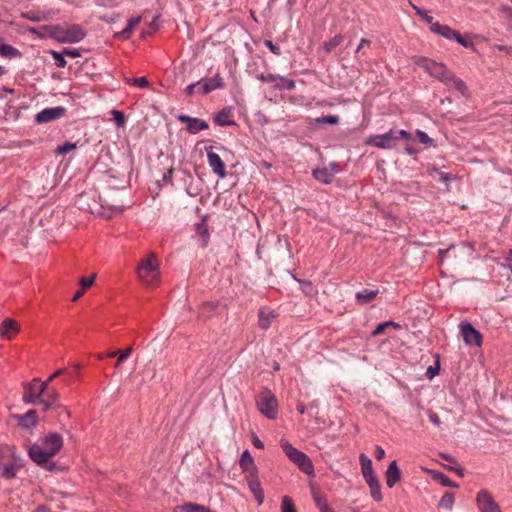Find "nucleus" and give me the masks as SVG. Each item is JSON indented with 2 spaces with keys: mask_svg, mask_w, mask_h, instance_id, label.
<instances>
[{
  "mask_svg": "<svg viewBox=\"0 0 512 512\" xmlns=\"http://www.w3.org/2000/svg\"><path fill=\"white\" fill-rule=\"evenodd\" d=\"M20 51L13 46L2 43L0 44V56L5 58H15L17 56H20Z\"/></svg>",
  "mask_w": 512,
  "mask_h": 512,
  "instance_id": "obj_30",
  "label": "nucleus"
},
{
  "mask_svg": "<svg viewBox=\"0 0 512 512\" xmlns=\"http://www.w3.org/2000/svg\"><path fill=\"white\" fill-rule=\"evenodd\" d=\"M281 512H297L293 500L289 496L282 497Z\"/></svg>",
  "mask_w": 512,
  "mask_h": 512,
  "instance_id": "obj_40",
  "label": "nucleus"
},
{
  "mask_svg": "<svg viewBox=\"0 0 512 512\" xmlns=\"http://www.w3.org/2000/svg\"><path fill=\"white\" fill-rule=\"evenodd\" d=\"M342 41H343V36L340 34L336 35L332 39H330L329 41L324 43V46H323L324 50L327 53H330L335 47L340 45L342 43Z\"/></svg>",
  "mask_w": 512,
  "mask_h": 512,
  "instance_id": "obj_39",
  "label": "nucleus"
},
{
  "mask_svg": "<svg viewBox=\"0 0 512 512\" xmlns=\"http://www.w3.org/2000/svg\"><path fill=\"white\" fill-rule=\"evenodd\" d=\"M428 417H429V420L431 421V423H433L435 426L440 425V423H441L440 418L435 412L429 411Z\"/></svg>",
  "mask_w": 512,
  "mask_h": 512,
  "instance_id": "obj_63",
  "label": "nucleus"
},
{
  "mask_svg": "<svg viewBox=\"0 0 512 512\" xmlns=\"http://www.w3.org/2000/svg\"><path fill=\"white\" fill-rule=\"evenodd\" d=\"M370 488V494H371V497L377 501V502H380L382 501L383 499V495L381 493V485H380V482L377 483V484H374L372 486H369Z\"/></svg>",
  "mask_w": 512,
  "mask_h": 512,
  "instance_id": "obj_46",
  "label": "nucleus"
},
{
  "mask_svg": "<svg viewBox=\"0 0 512 512\" xmlns=\"http://www.w3.org/2000/svg\"><path fill=\"white\" fill-rule=\"evenodd\" d=\"M312 174L316 180L324 184H330L333 181V173L327 167L316 168Z\"/></svg>",
  "mask_w": 512,
  "mask_h": 512,
  "instance_id": "obj_24",
  "label": "nucleus"
},
{
  "mask_svg": "<svg viewBox=\"0 0 512 512\" xmlns=\"http://www.w3.org/2000/svg\"><path fill=\"white\" fill-rule=\"evenodd\" d=\"M448 470L455 472L459 477H464L465 469L459 465L445 466Z\"/></svg>",
  "mask_w": 512,
  "mask_h": 512,
  "instance_id": "obj_60",
  "label": "nucleus"
},
{
  "mask_svg": "<svg viewBox=\"0 0 512 512\" xmlns=\"http://www.w3.org/2000/svg\"><path fill=\"white\" fill-rule=\"evenodd\" d=\"M239 465L242 470H248L249 467L256 465L249 450L246 449L245 451H243L240 457Z\"/></svg>",
  "mask_w": 512,
  "mask_h": 512,
  "instance_id": "obj_32",
  "label": "nucleus"
},
{
  "mask_svg": "<svg viewBox=\"0 0 512 512\" xmlns=\"http://www.w3.org/2000/svg\"><path fill=\"white\" fill-rule=\"evenodd\" d=\"M19 466L14 462H9L0 468L1 476L5 479H12L16 476Z\"/></svg>",
  "mask_w": 512,
  "mask_h": 512,
  "instance_id": "obj_29",
  "label": "nucleus"
},
{
  "mask_svg": "<svg viewBox=\"0 0 512 512\" xmlns=\"http://www.w3.org/2000/svg\"><path fill=\"white\" fill-rule=\"evenodd\" d=\"M18 332V325L12 319L6 318L0 324V336L10 339Z\"/></svg>",
  "mask_w": 512,
  "mask_h": 512,
  "instance_id": "obj_17",
  "label": "nucleus"
},
{
  "mask_svg": "<svg viewBox=\"0 0 512 512\" xmlns=\"http://www.w3.org/2000/svg\"><path fill=\"white\" fill-rule=\"evenodd\" d=\"M22 17L33 22H40L47 19L46 15L39 11H27L22 14Z\"/></svg>",
  "mask_w": 512,
  "mask_h": 512,
  "instance_id": "obj_37",
  "label": "nucleus"
},
{
  "mask_svg": "<svg viewBox=\"0 0 512 512\" xmlns=\"http://www.w3.org/2000/svg\"><path fill=\"white\" fill-rule=\"evenodd\" d=\"M476 504L480 512H501L499 504L486 489H482L477 493Z\"/></svg>",
  "mask_w": 512,
  "mask_h": 512,
  "instance_id": "obj_8",
  "label": "nucleus"
},
{
  "mask_svg": "<svg viewBox=\"0 0 512 512\" xmlns=\"http://www.w3.org/2000/svg\"><path fill=\"white\" fill-rule=\"evenodd\" d=\"M275 317L276 315L274 311L266 308H261L258 312L259 327L263 330H267L271 326V323Z\"/></svg>",
  "mask_w": 512,
  "mask_h": 512,
  "instance_id": "obj_19",
  "label": "nucleus"
},
{
  "mask_svg": "<svg viewBox=\"0 0 512 512\" xmlns=\"http://www.w3.org/2000/svg\"><path fill=\"white\" fill-rule=\"evenodd\" d=\"M371 42L367 39H361L359 45L357 46L355 53H360L365 47H370Z\"/></svg>",
  "mask_w": 512,
  "mask_h": 512,
  "instance_id": "obj_64",
  "label": "nucleus"
},
{
  "mask_svg": "<svg viewBox=\"0 0 512 512\" xmlns=\"http://www.w3.org/2000/svg\"><path fill=\"white\" fill-rule=\"evenodd\" d=\"M208 164L212 171L221 179L226 177L225 163L221 157L213 152L212 148H206Z\"/></svg>",
  "mask_w": 512,
  "mask_h": 512,
  "instance_id": "obj_12",
  "label": "nucleus"
},
{
  "mask_svg": "<svg viewBox=\"0 0 512 512\" xmlns=\"http://www.w3.org/2000/svg\"><path fill=\"white\" fill-rule=\"evenodd\" d=\"M45 35L59 43H78L86 37V30L79 24L44 26Z\"/></svg>",
  "mask_w": 512,
  "mask_h": 512,
  "instance_id": "obj_1",
  "label": "nucleus"
},
{
  "mask_svg": "<svg viewBox=\"0 0 512 512\" xmlns=\"http://www.w3.org/2000/svg\"><path fill=\"white\" fill-rule=\"evenodd\" d=\"M416 136H417L418 140L422 144H424V145H426L428 147H435L436 146L435 141L431 137H429L426 132H424V131H422L420 129H417L416 130Z\"/></svg>",
  "mask_w": 512,
  "mask_h": 512,
  "instance_id": "obj_38",
  "label": "nucleus"
},
{
  "mask_svg": "<svg viewBox=\"0 0 512 512\" xmlns=\"http://www.w3.org/2000/svg\"><path fill=\"white\" fill-rule=\"evenodd\" d=\"M281 448L288 459L293 462L300 471L308 476H314V465L307 454L298 450L287 441L281 442Z\"/></svg>",
  "mask_w": 512,
  "mask_h": 512,
  "instance_id": "obj_2",
  "label": "nucleus"
},
{
  "mask_svg": "<svg viewBox=\"0 0 512 512\" xmlns=\"http://www.w3.org/2000/svg\"><path fill=\"white\" fill-rule=\"evenodd\" d=\"M378 294V289L364 288L355 294V298L359 303L367 304L371 302Z\"/></svg>",
  "mask_w": 512,
  "mask_h": 512,
  "instance_id": "obj_22",
  "label": "nucleus"
},
{
  "mask_svg": "<svg viewBox=\"0 0 512 512\" xmlns=\"http://www.w3.org/2000/svg\"><path fill=\"white\" fill-rule=\"evenodd\" d=\"M201 84L199 86V91L203 95H207L210 92L216 89H223L225 87V83L219 74H216L214 77H211L207 80H200Z\"/></svg>",
  "mask_w": 512,
  "mask_h": 512,
  "instance_id": "obj_14",
  "label": "nucleus"
},
{
  "mask_svg": "<svg viewBox=\"0 0 512 512\" xmlns=\"http://www.w3.org/2000/svg\"><path fill=\"white\" fill-rule=\"evenodd\" d=\"M386 477V485L389 488H392L395 486L397 482L400 481L401 478V471L397 466V462L393 460L389 465L385 473Z\"/></svg>",
  "mask_w": 512,
  "mask_h": 512,
  "instance_id": "obj_15",
  "label": "nucleus"
},
{
  "mask_svg": "<svg viewBox=\"0 0 512 512\" xmlns=\"http://www.w3.org/2000/svg\"><path fill=\"white\" fill-rule=\"evenodd\" d=\"M201 84V81H198V82H195V83H191L189 84L186 88H185V93L187 96H192L194 91H195V88L200 86Z\"/></svg>",
  "mask_w": 512,
  "mask_h": 512,
  "instance_id": "obj_61",
  "label": "nucleus"
},
{
  "mask_svg": "<svg viewBox=\"0 0 512 512\" xmlns=\"http://www.w3.org/2000/svg\"><path fill=\"white\" fill-rule=\"evenodd\" d=\"M196 235L199 237L201 247L205 248L210 238L208 226H197Z\"/></svg>",
  "mask_w": 512,
  "mask_h": 512,
  "instance_id": "obj_33",
  "label": "nucleus"
},
{
  "mask_svg": "<svg viewBox=\"0 0 512 512\" xmlns=\"http://www.w3.org/2000/svg\"><path fill=\"white\" fill-rule=\"evenodd\" d=\"M155 257L150 253L148 258L141 259L136 269L137 276L145 285L154 286L159 282V268L158 265L152 262Z\"/></svg>",
  "mask_w": 512,
  "mask_h": 512,
  "instance_id": "obj_3",
  "label": "nucleus"
},
{
  "mask_svg": "<svg viewBox=\"0 0 512 512\" xmlns=\"http://www.w3.org/2000/svg\"><path fill=\"white\" fill-rule=\"evenodd\" d=\"M245 473V478L247 480V484L254 481H259L258 475L259 471L257 466L249 467L248 470H242Z\"/></svg>",
  "mask_w": 512,
  "mask_h": 512,
  "instance_id": "obj_42",
  "label": "nucleus"
},
{
  "mask_svg": "<svg viewBox=\"0 0 512 512\" xmlns=\"http://www.w3.org/2000/svg\"><path fill=\"white\" fill-rule=\"evenodd\" d=\"M312 497H313L314 503H315L316 507L319 509V511L327 512L329 507H328L326 498L316 491H314L312 493Z\"/></svg>",
  "mask_w": 512,
  "mask_h": 512,
  "instance_id": "obj_34",
  "label": "nucleus"
},
{
  "mask_svg": "<svg viewBox=\"0 0 512 512\" xmlns=\"http://www.w3.org/2000/svg\"><path fill=\"white\" fill-rule=\"evenodd\" d=\"M218 308V302L207 301L200 307V313L203 317H211Z\"/></svg>",
  "mask_w": 512,
  "mask_h": 512,
  "instance_id": "obj_31",
  "label": "nucleus"
},
{
  "mask_svg": "<svg viewBox=\"0 0 512 512\" xmlns=\"http://www.w3.org/2000/svg\"><path fill=\"white\" fill-rule=\"evenodd\" d=\"M177 118L181 123L188 124L186 129L191 134H197L198 132L209 128L208 123L200 118L190 117L185 114H180Z\"/></svg>",
  "mask_w": 512,
  "mask_h": 512,
  "instance_id": "obj_13",
  "label": "nucleus"
},
{
  "mask_svg": "<svg viewBox=\"0 0 512 512\" xmlns=\"http://www.w3.org/2000/svg\"><path fill=\"white\" fill-rule=\"evenodd\" d=\"M388 324L389 323H384V322L378 324L376 326V328L373 330V332L371 333L372 336L375 337V336L382 334L385 331V329L388 327Z\"/></svg>",
  "mask_w": 512,
  "mask_h": 512,
  "instance_id": "obj_59",
  "label": "nucleus"
},
{
  "mask_svg": "<svg viewBox=\"0 0 512 512\" xmlns=\"http://www.w3.org/2000/svg\"><path fill=\"white\" fill-rule=\"evenodd\" d=\"M112 115L114 118V121L118 127H122L125 124V116L123 112L119 110H113Z\"/></svg>",
  "mask_w": 512,
  "mask_h": 512,
  "instance_id": "obj_51",
  "label": "nucleus"
},
{
  "mask_svg": "<svg viewBox=\"0 0 512 512\" xmlns=\"http://www.w3.org/2000/svg\"><path fill=\"white\" fill-rule=\"evenodd\" d=\"M455 502V496L451 492H446L439 501V506L451 510Z\"/></svg>",
  "mask_w": 512,
  "mask_h": 512,
  "instance_id": "obj_35",
  "label": "nucleus"
},
{
  "mask_svg": "<svg viewBox=\"0 0 512 512\" xmlns=\"http://www.w3.org/2000/svg\"><path fill=\"white\" fill-rule=\"evenodd\" d=\"M124 81L127 84L134 85L140 88H146L149 86V81L146 77L139 78H125Z\"/></svg>",
  "mask_w": 512,
  "mask_h": 512,
  "instance_id": "obj_43",
  "label": "nucleus"
},
{
  "mask_svg": "<svg viewBox=\"0 0 512 512\" xmlns=\"http://www.w3.org/2000/svg\"><path fill=\"white\" fill-rule=\"evenodd\" d=\"M445 85L452 86L455 90L459 91L462 95H465L468 90L466 84L460 78L456 77L453 73H451V75L447 79V82H445Z\"/></svg>",
  "mask_w": 512,
  "mask_h": 512,
  "instance_id": "obj_27",
  "label": "nucleus"
},
{
  "mask_svg": "<svg viewBox=\"0 0 512 512\" xmlns=\"http://www.w3.org/2000/svg\"><path fill=\"white\" fill-rule=\"evenodd\" d=\"M396 141V133L390 130L384 134L375 135L370 137L368 144L381 149H391L394 147Z\"/></svg>",
  "mask_w": 512,
  "mask_h": 512,
  "instance_id": "obj_10",
  "label": "nucleus"
},
{
  "mask_svg": "<svg viewBox=\"0 0 512 512\" xmlns=\"http://www.w3.org/2000/svg\"><path fill=\"white\" fill-rule=\"evenodd\" d=\"M412 8L415 10L416 14L420 16L426 23L430 24L432 26V23H435L433 21V17L429 16L423 9L419 8L418 6H415L410 2Z\"/></svg>",
  "mask_w": 512,
  "mask_h": 512,
  "instance_id": "obj_48",
  "label": "nucleus"
},
{
  "mask_svg": "<svg viewBox=\"0 0 512 512\" xmlns=\"http://www.w3.org/2000/svg\"><path fill=\"white\" fill-rule=\"evenodd\" d=\"M360 463L363 475L373 472L372 461L364 454L360 455Z\"/></svg>",
  "mask_w": 512,
  "mask_h": 512,
  "instance_id": "obj_41",
  "label": "nucleus"
},
{
  "mask_svg": "<svg viewBox=\"0 0 512 512\" xmlns=\"http://www.w3.org/2000/svg\"><path fill=\"white\" fill-rule=\"evenodd\" d=\"M257 407L261 414L268 419L273 420L278 416L277 398L268 388H265L260 394L259 399L257 400Z\"/></svg>",
  "mask_w": 512,
  "mask_h": 512,
  "instance_id": "obj_4",
  "label": "nucleus"
},
{
  "mask_svg": "<svg viewBox=\"0 0 512 512\" xmlns=\"http://www.w3.org/2000/svg\"><path fill=\"white\" fill-rule=\"evenodd\" d=\"M51 55L53 57V59L55 60V65L59 68H64L67 64L64 56L65 54L62 52H57V51H51Z\"/></svg>",
  "mask_w": 512,
  "mask_h": 512,
  "instance_id": "obj_45",
  "label": "nucleus"
},
{
  "mask_svg": "<svg viewBox=\"0 0 512 512\" xmlns=\"http://www.w3.org/2000/svg\"><path fill=\"white\" fill-rule=\"evenodd\" d=\"M29 457L40 467L46 469L47 471H53L56 467L54 462H51L50 459L53 457L47 452L43 446L38 443H35L29 447L28 450Z\"/></svg>",
  "mask_w": 512,
  "mask_h": 512,
  "instance_id": "obj_5",
  "label": "nucleus"
},
{
  "mask_svg": "<svg viewBox=\"0 0 512 512\" xmlns=\"http://www.w3.org/2000/svg\"><path fill=\"white\" fill-rule=\"evenodd\" d=\"M95 278H96V275H92L89 278H82L80 280V285L82 286V289L85 290L87 288H90L93 285Z\"/></svg>",
  "mask_w": 512,
  "mask_h": 512,
  "instance_id": "obj_55",
  "label": "nucleus"
},
{
  "mask_svg": "<svg viewBox=\"0 0 512 512\" xmlns=\"http://www.w3.org/2000/svg\"><path fill=\"white\" fill-rule=\"evenodd\" d=\"M430 30L433 33L438 34L448 40H453L457 32L450 26L441 24L439 22L432 23V26H430Z\"/></svg>",
  "mask_w": 512,
  "mask_h": 512,
  "instance_id": "obj_16",
  "label": "nucleus"
},
{
  "mask_svg": "<svg viewBox=\"0 0 512 512\" xmlns=\"http://www.w3.org/2000/svg\"><path fill=\"white\" fill-rule=\"evenodd\" d=\"M140 21H141V17L140 16L131 17L128 20L126 28L124 30H122L121 32L117 33L116 36L118 38H121V39L129 38L131 33H132V31L134 30L136 25H138L140 23Z\"/></svg>",
  "mask_w": 512,
  "mask_h": 512,
  "instance_id": "obj_26",
  "label": "nucleus"
},
{
  "mask_svg": "<svg viewBox=\"0 0 512 512\" xmlns=\"http://www.w3.org/2000/svg\"><path fill=\"white\" fill-rule=\"evenodd\" d=\"M435 63V61L430 60L428 58H419L418 60H416V64L424 68L427 72H429V74L433 69L432 65H434Z\"/></svg>",
  "mask_w": 512,
  "mask_h": 512,
  "instance_id": "obj_49",
  "label": "nucleus"
},
{
  "mask_svg": "<svg viewBox=\"0 0 512 512\" xmlns=\"http://www.w3.org/2000/svg\"><path fill=\"white\" fill-rule=\"evenodd\" d=\"M264 45L275 55H280L281 50L278 46L274 45L271 40H265Z\"/></svg>",
  "mask_w": 512,
  "mask_h": 512,
  "instance_id": "obj_56",
  "label": "nucleus"
},
{
  "mask_svg": "<svg viewBox=\"0 0 512 512\" xmlns=\"http://www.w3.org/2000/svg\"><path fill=\"white\" fill-rule=\"evenodd\" d=\"M132 347H129L124 350H118L119 354L116 355L117 361L115 363V368H120L121 364L131 355L132 353Z\"/></svg>",
  "mask_w": 512,
  "mask_h": 512,
  "instance_id": "obj_44",
  "label": "nucleus"
},
{
  "mask_svg": "<svg viewBox=\"0 0 512 512\" xmlns=\"http://www.w3.org/2000/svg\"><path fill=\"white\" fill-rule=\"evenodd\" d=\"M63 53L65 54V56H68L71 58H77V57L81 56L79 49H76V48H65L63 50Z\"/></svg>",
  "mask_w": 512,
  "mask_h": 512,
  "instance_id": "obj_57",
  "label": "nucleus"
},
{
  "mask_svg": "<svg viewBox=\"0 0 512 512\" xmlns=\"http://www.w3.org/2000/svg\"><path fill=\"white\" fill-rule=\"evenodd\" d=\"M231 117V110L225 108L216 114L214 121L219 126H234L236 122Z\"/></svg>",
  "mask_w": 512,
  "mask_h": 512,
  "instance_id": "obj_21",
  "label": "nucleus"
},
{
  "mask_svg": "<svg viewBox=\"0 0 512 512\" xmlns=\"http://www.w3.org/2000/svg\"><path fill=\"white\" fill-rule=\"evenodd\" d=\"M394 133H396V140L400 139V138H403V139H411V134L409 132H407L406 130H394Z\"/></svg>",
  "mask_w": 512,
  "mask_h": 512,
  "instance_id": "obj_62",
  "label": "nucleus"
},
{
  "mask_svg": "<svg viewBox=\"0 0 512 512\" xmlns=\"http://www.w3.org/2000/svg\"><path fill=\"white\" fill-rule=\"evenodd\" d=\"M432 479L444 487L458 488L459 485L451 481L444 473L439 471H430Z\"/></svg>",
  "mask_w": 512,
  "mask_h": 512,
  "instance_id": "obj_25",
  "label": "nucleus"
},
{
  "mask_svg": "<svg viewBox=\"0 0 512 512\" xmlns=\"http://www.w3.org/2000/svg\"><path fill=\"white\" fill-rule=\"evenodd\" d=\"M65 113L66 109L62 106L45 108L36 115L35 121L38 124L48 123L61 118Z\"/></svg>",
  "mask_w": 512,
  "mask_h": 512,
  "instance_id": "obj_11",
  "label": "nucleus"
},
{
  "mask_svg": "<svg viewBox=\"0 0 512 512\" xmlns=\"http://www.w3.org/2000/svg\"><path fill=\"white\" fill-rule=\"evenodd\" d=\"M493 261L507 271L506 275L508 277L512 275V249L504 257L494 258Z\"/></svg>",
  "mask_w": 512,
  "mask_h": 512,
  "instance_id": "obj_23",
  "label": "nucleus"
},
{
  "mask_svg": "<svg viewBox=\"0 0 512 512\" xmlns=\"http://www.w3.org/2000/svg\"><path fill=\"white\" fill-rule=\"evenodd\" d=\"M248 487L251 493L253 494L255 500L257 501V504L261 505L264 502L265 495L261 487L260 481L250 482L248 484Z\"/></svg>",
  "mask_w": 512,
  "mask_h": 512,
  "instance_id": "obj_28",
  "label": "nucleus"
},
{
  "mask_svg": "<svg viewBox=\"0 0 512 512\" xmlns=\"http://www.w3.org/2000/svg\"><path fill=\"white\" fill-rule=\"evenodd\" d=\"M46 389L45 384L39 378H34L24 385L23 402L26 404L37 403Z\"/></svg>",
  "mask_w": 512,
  "mask_h": 512,
  "instance_id": "obj_6",
  "label": "nucleus"
},
{
  "mask_svg": "<svg viewBox=\"0 0 512 512\" xmlns=\"http://www.w3.org/2000/svg\"><path fill=\"white\" fill-rule=\"evenodd\" d=\"M76 148V143L72 142H65L62 145H59L56 149V152L58 154H65L68 153Z\"/></svg>",
  "mask_w": 512,
  "mask_h": 512,
  "instance_id": "obj_50",
  "label": "nucleus"
},
{
  "mask_svg": "<svg viewBox=\"0 0 512 512\" xmlns=\"http://www.w3.org/2000/svg\"><path fill=\"white\" fill-rule=\"evenodd\" d=\"M459 330L463 341L466 345L480 347L482 345L483 337L475 327L467 321L459 324Z\"/></svg>",
  "mask_w": 512,
  "mask_h": 512,
  "instance_id": "obj_7",
  "label": "nucleus"
},
{
  "mask_svg": "<svg viewBox=\"0 0 512 512\" xmlns=\"http://www.w3.org/2000/svg\"><path fill=\"white\" fill-rule=\"evenodd\" d=\"M18 423L20 426L30 429L36 426L37 424V413L36 410H29L23 415H17Z\"/></svg>",
  "mask_w": 512,
  "mask_h": 512,
  "instance_id": "obj_18",
  "label": "nucleus"
},
{
  "mask_svg": "<svg viewBox=\"0 0 512 512\" xmlns=\"http://www.w3.org/2000/svg\"><path fill=\"white\" fill-rule=\"evenodd\" d=\"M257 78L259 80H261L262 82H274V81L278 80V75H274L271 73H268V74L261 73V74L257 75Z\"/></svg>",
  "mask_w": 512,
  "mask_h": 512,
  "instance_id": "obj_52",
  "label": "nucleus"
},
{
  "mask_svg": "<svg viewBox=\"0 0 512 512\" xmlns=\"http://www.w3.org/2000/svg\"><path fill=\"white\" fill-rule=\"evenodd\" d=\"M315 121L318 124L335 125L339 122V117L337 115H327V116L316 118Z\"/></svg>",
  "mask_w": 512,
  "mask_h": 512,
  "instance_id": "obj_47",
  "label": "nucleus"
},
{
  "mask_svg": "<svg viewBox=\"0 0 512 512\" xmlns=\"http://www.w3.org/2000/svg\"><path fill=\"white\" fill-rule=\"evenodd\" d=\"M40 445L54 457L63 447V437L57 432L48 433L43 437Z\"/></svg>",
  "mask_w": 512,
  "mask_h": 512,
  "instance_id": "obj_9",
  "label": "nucleus"
},
{
  "mask_svg": "<svg viewBox=\"0 0 512 512\" xmlns=\"http://www.w3.org/2000/svg\"><path fill=\"white\" fill-rule=\"evenodd\" d=\"M363 477H364V479H365V481H366L368 486H372L374 484L379 483V479L377 478V476L374 473V471L371 472V473H368L366 475H363Z\"/></svg>",
  "mask_w": 512,
  "mask_h": 512,
  "instance_id": "obj_53",
  "label": "nucleus"
},
{
  "mask_svg": "<svg viewBox=\"0 0 512 512\" xmlns=\"http://www.w3.org/2000/svg\"><path fill=\"white\" fill-rule=\"evenodd\" d=\"M453 40H455L457 43H459L461 46L465 48H468L473 45L471 41L466 40L464 37H462L458 31L456 32V36L454 37Z\"/></svg>",
  "mask_w": 512,
  "mask_h": 512,
  "instance_id": "obj_54",
  "label": "nucleus"
},
{
  "mask_svg": "<svg viewBox=\"0 0 512 512\" xmlns=\"http://www.w3.org/2000/svg\"><path fill=\"white\" fill-rule=\"evenodd\" d=\"M66 369L65 368H60L58 370H56L52 375L49 376V378L44 381L43 383L45 384V387L47 388L49 383L55 379L56 377L60 376V375H63L65 373Z\"/></svg>",
  "mask_w": 512,
  "mask_h": 512,
  "instance_id": "obj_58",
  "label": "nucleus"
},
{
  "mask_svg": "<svg viewBox=\"0 0 512 512\" xmlns=\"http://www.w3.org/2000/svg\"><path fill=\"white\" fill-rule=\"evenodd\" d=\"M278 80L281 81V84H275L274 88L278 90H293L295 88V81L293 79H287L283 76L278 75Z\"/></svg>",
  "mask_w": 512,
  "mask_h": 512,
  "instance_id": "obj_36",
  "label": "nucleus"
},
{
  "mask_svg": "<svg viewBox=\"0 0 512 512\" xmlns=\"http://www.w3.org/2000/svg\"><path fill=\"white\" fill-rule=\"evenodd\" d=\"M432 67L433 69L430 75L445 84L452 72L449 71L447 67L442 63L436 62L434 65H432Z\"/></svg>",
  "mask_w": 512,
  "mask_h": 512,
  "instance_id": "obj_20",
  "label": "nucleus"
}]
</instances>
